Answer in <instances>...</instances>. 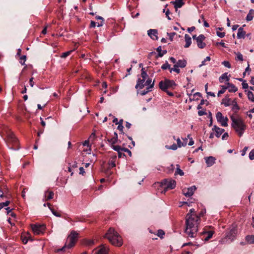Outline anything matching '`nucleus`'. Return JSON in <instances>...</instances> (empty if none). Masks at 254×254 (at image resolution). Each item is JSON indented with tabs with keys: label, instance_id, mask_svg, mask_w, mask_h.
Returning a JSON list of instances; mask_svg holds the SVG:
<instances>
[{
	"label": "nucleus",
	"instance_id": "nucleus-15",
	"mask_svg": "<svg viewBox=\"0 0 254 254\" xmlns=\"http://www.w3.org/2000/svg\"><path fill=\"white\" fill-rule=\"evenodd\" d=\"M205 160L208 167L212 166L215 162V158L212 156L205 157Z\"/></svg>",
	"mask_w": 254,
	"mask_h": 254
},
{
	"label": "nucleus",
	"instance_id": "nucleus-5",
	"mask_svg": "<svg viewBox=\"0 0 254 254\" xmlns=\"http://www.w3.org/2000/svg\"><path fill=\"white\" fill-rule=\"evenodd\" d=\"M176 86V84L174 80L166 78L159 83V88L163 91H167L168 89H174Z\"/></svg>",
	"mask_w": 254,
	"mask_h": 254
},
{
	"label": "nucleus",
	"instance_id": "nucleus-52",
	"mask_svg": "<svg viewBox=\"0 0 254 254\" xmlns=\"http://www.w3.org/2000/svg\"><path fill=\"white\" fill-rule=\"evenodd\" d=\"M211 60V58L209 56H207L206 57L205 59L203 61L201 62V64H205L206 62H209Z\"/></svg>",
	"mask_w": 254,
	"mask_h": 254
},
{
	"label": "nucleus",
	"instance_id": "nucleus-6",
	"mask_svg": "<svg viewBox=\"0 0 254 254\" xmlns=\"http://www.w3.org/2000/svg\"><path fill=\"white\" fill-rule=\"evenodd\" d=\"M176 181L172 179H166L161 182V186L164 189L162 192L165 193L168 190H172L176 187Z\"/></svg>",
	"mask_w": 254,
	"mask_h": 254
},
{
	"label": "nucleus",
	"instance_id": "nucleus-2",
	"mask_svg": "<svg viewBox=\"0 0 254 254\" xmlns=\"http://www.w3.org/2000/svg\"><path fill=\"white\" fill-rule=\"evenodd\" d=\"M104 237L107 239L113 245L120 247L123 245L121 236L113 228H110Z\"/></svg>",
	"mask_w": 254,
	"mask_h": 254
},
{
	"label": "nucleus",
	"instance_id": "nucleus-54",
	"mask_svg": "<svg viewBox=\"0 0 254 254\" xmlns=\"http://www.w3.org/2000/svg\"><path fill=\"white\" fill-rule=\"evenodd\" d=\"M242 86L244 89H247L249 87L248 84L245 81H244L242 83Z\"/></svg>",
	"mask_w": 254,
	"mask_h": 254
},
{
	"label": "nucleus",
	"instance_id": "nucleus-27",
	"mask_svg": "<svg viewBox=\"0 0 254 254\" xmlns=\"http://www.w3.org/2000/svg\"><path fill=\"white\" fill-rule=\"evenodd\" d=\"M222 104H224L226 107L229 106L231 104V99L226 96L222 100Z\"/></svg>",
	"mask_w": 254,
	"mask_h": 254
},
{
	"label": "nucleus",
	"instance_id": "nucleus-13",
	"mask_svg": "<svg viewBox=\"0 0 254 254\" xmlns=\"http://www.w3.org/2000/svg\"><path fill=\"white\" fill-rule=\"evenodd\" d=\"M205 39V37L203 34H200L197 37L196 43L198 48L203 49L205 47L206 45L203 42Z\"/></svg>",
	"mask_w": 254,
	"mask_h": 254
},
{
	"label": "nucleus",
	"instance_id": "nucleus-28",
	"mask_svg": "<svg viewBox=\"0 0 254 254\" xmlns=\"http://www.w3.org/2000/svg\"><path fill=\"white\" fill-rule=\"evenodd\" d=\"M158 53V56L161 57H162L165 54L167 53V51L166 50H164L163 51H162V48L161 46L158 47L156 49Z\"/></svg>",
	"mask_w": 254,
	"mask_h": 254
},
{
	"label": "nucleus",
	"instance_id": "nucleus-9",
	"mask_svg": "<svg viewBox=\"0 0 254 254\" xmlns=\"http://www.w3.org/2000/svg\"><path fill=\"white\" fill-rule=\"evenodd\" d=\"M31 227L33 233L36 235H40L43 234L46 228L45 225L44 224L31 225Z\"/></svg>",
	"mask_w": 254,
	"mask_h": 254
},
{
	"label": "nucleus",
	"instance_id": "nucleus-16",
	"mask_svg": "<svg viewBox=\"0 0 254 254\" xmlns=\"http://www.w3.org/2000/svg\"><path fill=\"white\" fill-rule=\"evenodd\" d=\"M212 129L215 131V136L217 137H219L225 130L224 129L217 127L216 126L213 127Z\"/></svg>",
	"mask_w": 254,
	"mask_h": 254
},
{
	"label": "nucleus",
	"instance_id": "nucleus-30",
	"mask_svg": "<svg viewBox=\"0 0 254 254\" xmlns=\"http://www.w3.org/2000/svg\"><path fill=\"white\" fill-rule=\"evenodd\" d=\"M246 240L249 244H254V235L247 236Z\"/></svg>",
	"mask_w": 254,
	"mask_h": 254
},
{
	"label": "nucleus",
	"instance_id": "nucleus-22",
	"mask_svg": "<svg viewBox=\"0 0 254 254\" xmlns=\"http://www.w3.org/2000/svg\"><path fill=\"white\" fill-rule=\"evenodd\" d=\"M202 235H206V237L204 238V241H208L211 238H212V235L213 234V232L212 231H203L201 233Z\"/></svg>",
	"mask_w": 254,
	"mask_h": 254
},
{
	"label": "nucleus",
	"instance_id": "nucleus-10",
	"mask_svg": "<svg viewBox=\"0 0 254 254\" xmlns=\"http://www.w3.org/2000/svg\"><path fill=\"white\" fill-rule=\"evenodd\" d=\"M216 118L217 122L220 123L222 126L227 127L228 126V118L223 117L221 112H219L216 114Z\"/></svg>",
	"mask_w": 254,
	"mask_h": 254
},
{
	"label": "nucleus",
	"instance_id": "nucleus-23",
	"mask_svg": "<svg viewBox=\"0 0 254 254\" xmlns=\"http://www.w3.org/2000/svg\"><path fill=\"white\" fill-rule=\"evenodd\" d=\"M254 17V10L251 9L246 17V20L247 21H250L253 20Z\"/></svg>",
	"mask_w": 254,
	"mask_h": 254
},
{
	"label": "nucleus",
	"instance_id": "nucleus-24",
	"mask_svg": "<svg viewBox=\"0 0 254 254\" xmlns=\"http://www.w3.org/2000/svg\"><path fill=\"white\" fill-rule=\"evenodd\" d=\"M154 81H153L152 83L150 86H148L146 88V90L142 91L140 93V94L141 95L143 96V95H145V94H146L149 92L151 91V88H152L154 87Z\"/></svg>",
	"mask_w": 254,
	"mask_h": 254
},
{
	"label": "nucleus",
	"instance_id": "nucleus-34",
	"mask_svg": "<svg viewBox=\"0 0 254 254\" xmlns=\"http://www.w3.org/2000/svg\"><path fill=\"white\" fill-rule=\"evenodd\" d=\"M247 95L250 100L252 102H254V95L252 91H248Z\"/></svg>",
	"mask_w": 254,
	"mask_h": 254
},
{
	"label": "nucleus",
	"instance_id": "nucleus-37",
	"mask_svg": "<svg viewBox=\"0 0 254 254\" xmlns=\"http://www.w3.org/2000/svg\"><path fill=\"white\" fill-rule=\"evenodd\" d=\"M108 141L111 143L112 146L114 145L115 143L117 142L118 141V137H113L110 139H108Z\"/></svg>",
	"mask_w": 254,
	"mask_h": 254
},
{
	"label": "nucleus",
	"instance_id": "nucleus-19",
	"mask_svg": "<svg viewBox=\"0 0 254 254\" xmlns=\"http://www.w3.org/2000/svg\"><path fill=\"white\" fill-rule=\"evenodd\" d=\"M226 89H228L230 92H235L238 90L237 88L233 84L227 83Z\"/></svg>",
	"mask_w": 254,
	"mask_h": 254
},
{
	"label": "nucleus",
	"instance_id": "nucleus-57",
	"mask_svg": "<svg viewBox=\"0 0 254 254\" xmlns=\"http://www.w3.org/2000/svg\"><path fill=\"white\" fill-rule=\"evenodd\" d=\"M176 64H187L186 60H179Z\"/></svg>",
	"mask_w": 254,
	"mask_h": 254
},
{
	"label": "nucleus",
	"instance_id": "nucleus-63",
	"mask_svg": "<svg viewBox=\"0 0 254 254\" xmlns=\"http://www.w3.org/2000/svg\"><path fill=\"white\" fill-rule=\"evenodd\" d=\"M96 22L94 21H91L90 27L91 28H94L96 26Z\"/></svg>",
	"mask_w": 254,
	"mask_h": 254
},
{
	"label": "nucleus",
	"instance_id": "nucleus-62",
	"mask_svg": "<svg viewBox=\"0 0 254 254\" xmlns=\"http://www.w3.org/2000/svg\"><path fill=\"white\" fill-rule=\"evenodd\" d=\"M123 151H120L118 153V156L119 158H122V157L125 156V154L122 153Z\"/></svg>",
	"mask_w": 254,
	"mask_h": 254
},
{
	"label": "nucleus",
	"instance_id": "nucleus-58",
	"mask_svg": "<svg viewBox=\"0 0 254 254\" xmlns=\"http://www.w3.org/2000/svg\"><path fill=\"white\" fill-rule=\"evenodd\" d=\"M195 27L194 26H192L191 27H189L187 29V31L189 32V33H190L191 32H192L194 29H195Z\"/></svg>",
	"mask_w": 254,
	"mask_h": 254
},
{
	"label": "nucleus",
	"instance_id": "nucleus-45",
	"mask_svg": "<svg viewBox=\"0 0 254 254\" xmlns=\"http://www.w3.org/2000/svg\"><path fill=\"white\" fill-rule=\"evenodd\" d=\"M226 89V86H223L222 89L218 91V96H219L221 94H223Z\"/></svg>",
	"mask_w": 254,
	"mask_h": 254
},
{
	"label": "nucleus",
	"instance_id": "nucleus-42",
	"mask_svg": "<svg viewBox=\"0 0 254 254\" xmlns=\"http://www.w3.org/2000/svg\"><path fill=\"white\" fill-rule=\"evenodd\" d=\"M189 214L190 215H191L192 216H198L197 215L195 214V211L194 209L191 208L189 212L187 214Z\"/></svg>",
	"mask_w": 254,
	"mask_h": 254
},
{
	"label": "nucleus",
	"instance_id": "nucleus-12",
	"mask_svg": "<svg viewBox=\"0 0 254 254\" xmlns=\"http://www.w3.org/2000/svg\"><path fill=\"white\" fill-rule=\"evenodd\" d=\"M6 136H7V141L8 143H11L12 144H13L14 145L17 144V139L15 137L13 133L10 131H6Z\"/></svg>",
	"mask_w": 254,
	"mask_h": 254
},
{
	"label": "nucleus",
	"instance_id": "nucleus-35",
	"mask_svg": "<svg viewBox=\"0 0 254 254\" xmlns=\"http://www.w3.org/2000/svg\"><path fill=\"white\" fill-rule=\"evenodd\" d=\"M178 146L176 144H173L171 146L166 145L165 147L168 149H171L173 150H176L178 148Z\"/></svg>",
	"mask_w": 254,
	"mask_h": 254
},
{
	"label": "nucleus",
	"instance_id": "nucleus-50",
	"mask_svg": "<svg viewBox=\"0 0 254 254\" xmlns=\"http://www.w3.org/2000/svg\"><path fill=\"white\" fill-rule=\"evenodd\" d=\"M20 61L19 62L20 64H22V62L23 61V64H24L26 61V56L25 55H23L20 57Z\"/></svg>",
	"mask_w": 254,
	"mask_h": 254
},
{
	"label": "nucleus",
	"instance_id": "nucleus-40",
	"mask_svg": "<svg viewBox=\"0 0 254 254\" xmlns=\"http://www.w3.org/2000/svg\"><path fill=\"white\" fill-rule=\"evenodd\" d=\"M10 203L9 201H6L4 202H0V210L2 208H3L5 206H8Z\"/></svg>",
	"mask_w": 254,
	"mask_h": 254
},
{
	"label": "nucleus",
	"instance_id": "nucleus-29",
	"mask_svg": "<svg viewBox=\"0 0 254 254\" xmlns=\"http://www.w3.org/2000/svg\"><path fill=\"white\" fill-rule=\"evenodd\" d=\"M235 54L236 56L235 57L236 60L240 62H242L243 61V55L240 52L235 53Z\"/></svg>",
	"mask_w": 254,
	"mask_h": 254
},
{
	"label": "nucleus",
	"instance_id": "nucleus-25",
	"mask_svg": "<svg viewBox=\"0 0 254 254\" xmlns=\"http://www.w3.org/2000/svg\"><path fill=\"white\" fill-rule=\"evenodd\" d=\"M108 252V249L105 246H101V248L96 252L97 254H107Z\"/></svg>",
	"mask_w": 254,
	"mask_h": 254
},
{
	"label": "nucleus",
	"instance_id": "nucleus-7",
	"mask_svg": "<svg viewBox=\"0 0 254 254\" xmlns=\"http://www.w3.org/2000/svg\"><path fill=\"white\" fill-rule=\"evenodd\" d=\"M186 65V64H174L173 67H171L170 64H163L161 68L163 69H168L170 73L172 71H175L177 73H179L180 72V68H184Z\"/></svg>",
	"mask_w": 254,
	"mask_h": 254
},
{
	"label": "nucleus",
	"instance_id": "nucleus-33",
	"mask_svg": "<svg viewBox=\"0 0 254 254\" xmlns=\"http://www.w3.org/2000/svg\"><path fill=\"white\" fill-rule=\"evenodd\" d=\"M141 76L143 79H146V78L148 77V75L146 71L144 70V68L142 67L141 69Z\"/></svg>",
	"mask_w": 254,
	"mask_h": 254
},
{
	"label": "nucleus",
	"instance_id": "nucleus-61",
	"mask_svg": "<svg viewBox=\"0 0 254 254\" xmlns=\"http://www.w3.org/2000/svg\"><path fill=\"white\" fill-rule=\"evenodd\" d=\"M228 136H229L228 133L227 132H225L223 134V135L222 136V139L223 140H224V139H225L226 138H227Z\"/></svg>",
	"mask_w": 254,
	"mask_h": 254
},
{
	"label": "nucleus",
	"instance_id": "nucleus-41",
	"mask_svg": "<svg viewBox=\"0 0 254 254\" xmlns=\"http://www.w3.org/2000/svg\"><path fill=\"white\" fill-rule=\"evenodd\" d=\"M72 52V51H67V52H64V53H63L62 54V55H61V57L62 58H65L66 57H67V56H68Z\"/></svg>",
	"mask_w": 254,
	"mask_h": 254
},
{
	"label": "nucleus",
	"instance_id": "nucleus-60",
	"mask_svg": "<svg viewBox=\"0 0 254 254\" xmlns=\"http://www.w3.org/2000/svg\"><path fill=\"white\" fill-rule=\"evenodd\" d=\"M79 171H80L79 174L83 175L84 173H85L84 169L83 167H80Z\"/></svg>",
	"mask_w": 254,
	"mask_h": 254
},
{
	"label": "nucleus",
	"instance_id": "nucleus-3",
	"mask_svg": "<svg viewBox=\"0 0 254 254\" xmlns=\"http://www.w3.org/2000/svg\"><path fill=\"white\" fill-rule=\"evenodd\" d=\"M231 119L232 121V127L235 129L239 135L241 136L246 129V125L240 118H236L234 116H231Z\"/></svg>",
	"mask_w": 254,
	"mask_h": 254
},
{
	"label": "nucleus",
	"instance_id": "nucleus-51",
	"mask_svg": "<svg viewBox=\"0 0 254 254\" xmlns=\"http://www.w3.org/2000/svg\"><path fill=\"white\" fill-rule=\"evenodd\" d=\"M51 211L55 216L59 217H60L61 216V215L60 214L55 211L53 209H51Z\"/></svg>",
	"mask_w": 254,
	"mask_h": 254
},
{
	"label": "nucleus",
	"instance_id": "nucleus-64",
	"mask_svg": "<svg viewBox=\"0 0 254 254\" xmlns=\"http://www.w3.org/2000/svg\"><path fill=\"white\" fill-rule=\"evenodd\" d=\"M169 60H170L171 63H172L173 64H176V60L173 57H170L169 58Z\"/></svg>",
	"mask_w": 254,
	"mask_h": 254
},
{
	"label": "nucleus",
	"instance_id": "nucleus-59",
	"mask_svg": "<svg viewBox=\"0 0 254 254\" xmlns=\"http://www.w3.org/2000/svg\"><path fill=\"white\" fill-rule=\"evenodd\" d=\"M198 114L199 116H202L203 115H206V113L204 111H199L198 112Z\"/></svg>",
	"mask_w": 254,
	"mask_h": 254
},
{
	"label": "nucleus",
	"instance_id": "nucleus-48",
	"mask_svg": "<svg viewBox=\"0 0 254 254\" xmlns=\"http://www.w3.org/2000/svg\"><path fill=\"white\" fill-rule=\"evenodd\" d=\"M165 234L164 232L162 230H158L157 232V236L162 238Z\"/></svg>",
	"mask_w": 254,
	"mask_h": 254
},
{
	"label": "nucleus",
	"instance_id": "nucleus-8",
	"mask_svg": "<svg viewBox=\"0 0 254 254\" xmlns=\"http://www.w3.org/2000/svg\"><path fill=\"white\" fill-rule=\"evenodd\" d=\"M237 234V227L235 225H233L230 227L228 231L226 233V238L232 242L236 238Z\"/></svg>",
	"mask_w": 254,
	"mask_h": 254
},
{
	"label": "nucleus",
	"instance_id": "nucleus-36",
	"mask_svg": "<svg viewBox=\"0 0 254 254\" xmlns=\"http://www.w3.org/2000/svg\"><path fill=\"white\" fill-rule=\"evenodd\" d=\"M112 147L114 150L117 151L118 152H120V151H123V149L124 148L119 145H112Z\"/></svg>",
	"mask_w": 254,
	"mask_h": 254
},
{
	"label": "nucleus",
	"instance_id": "nucleus-21",
	"mask_svg": "<svg viewBox=\"0 0 254 254\" xmlns=\"http://www.w3.org/2000/svg\"><path fill=\"white\" fill-rule=\"evenodd\" d=\"M185 39L186 44L184 46V47H185V48H187L190 46V45L191 43V39L189 35L185 34Z\"/></svg>",
	"mask_w": 254,
	"mask_h": 254
},
{
	"label": "nucleus",
	"instance_id": "nucleus-20",
	"mask_svg": "<svg viewBox=\"0 0 254 254\" xmlns=\"http://www.w3.org/2000/svg\"><path fill=\"white\" fill-rule=\"evenodd\" d=\"M246 32L244 30L242 27H240L238 29L237 33V38L238 39H244Z\"/></svg>",
	"mask_w": 254,
	"mask_h": 254
},
{
	"label": "nucleus",
	"instance_id": "nucleus-26",
	"mask_svg": "<svg viewBox=\"0 0 254 254\" xmlns=\"http://www.w3.org/2000/svg\"><path fill=\"white\" fill-rule=\"evenodd\" d=\"M219 81L220 82H223L224 80L226 81H229V77L228 76V73L226 72L223 74L219 78Z\"/></svg>",
	"mask_w": 254,
	"mask_h": 254
},
{
	"label": "nucleus",
	"instance_id": "nucleus-47",
	"mask_svg": "<svg viewBox=\"0 0 254 254\" xmlns=\"http://www.w3.org/2000/svg\"><path fill=\"white\" fill-rule=\"evenodd\" d=\"M249 158L253 160L254 159V149H253L249 153Z\"/></svg>",
	"mask_w": 254,
	"mask_h": 254
},
{
	"label": "nucleus",
	"instance_id": "nucleus-46",
	"mask_svg": "<svg viewBox=\"0 0 254 254\" xmlns=\"http://www.w3.org/2000/svg\"><path fill=\"white\" fill-rule=\"evenodd\" d=\"M216 35L220 38H223L225 36V33L224 32H220L219 31H216Z\"/></svg>",
	"mask_w": 254,
	"mask_h": 254
},
{
	"label": "nucleus",
	"instance_id": "nucleus-43",
	"mask_svg": "<svg viewBox=\"0 0 254 254\" xmlns=\"http://www.w3.org/2000/svg\"><path fill=\"white\" fill-rule=\"evenodd\" d=\"M167 35L169 36V39L171 41L173 40L174 36L176 35L175 32L167 33Z\"/></svg>",
	"mask_w": 254,
	"mask_h": 254
},
{
	"label": "nucleus",
	"instance_id": "nucleus-18",
	"mask_svg": "<svg viewBox=\"0 0 254 254\" xmlns=\"http://www.w3.org/2000/svg\"><path fill=\"white\" fill-rule=\"evenodd\" d=\"M171 3L174 4L176 9L181 8L185 4L183 0H175V1H172Z\"/></svg>",
	"mask_w": 254,
	"mask_h": 254
},
{
	"label": "nucleus",
	"instance_id": "nucleus-49",
	"mask_svg": "<svg viewBox=\"0 0 254 254\" xmlns=\"http://www.w3.org/2000/svg\"><path fill=\"white\" fill-rule=\"evenodd\" d=\"M231 104H232L233 105V110H235V109L239 110V108L238 105L237 104L236 102L233 101L232 102V103H231Z\"/></svg>",
	"mask_w": 254,
	"mask_h": 254
},
{
	"label": "nucleus",
	"instance_id": "nucleus-32",
	"mask_svg": "<svg viewBox=\"0 0 254 254\" xmlns=\"http://www.w3.org/2000/svg\"><path fill=\"white\" fill-rule=\"evenodd\" d=\"M177 145L178 146V147H181L182 146H185L186 145V144H187V140H186V142L185 143H183L181 141L180 139L179 138H178L177 139Z\"/></svg>",
	"mask_w": 254,
	"mask_h": 254
},
{
	"label": "nucleus",
	"instance_id": "nucleus-44",
	"mask_svg": "<svg viewBox=\"0 0 254 254\" xmlns=\"http://www.w3.org/2000/svg\"><path fill=\"white\" fill-rule=\"evenodd\" d=\"M163 12H165V15H166V17H167V19L168 20H170L171 19V18L169 16V14L170 13L169 9H167V10L165 11V9H164L163 10Z\"/></svg>",
	"mask_w": 254,
	"mask_h": 254
},
{
	"label": "nucleus",
	"instance_id": "nucleus-17",
	"mask_svg": "<svg viewBox=\"0 0 254 254\" xmlns=\"http://www.w3.org/2000/svg\"><path fill=\"white\" fill-rule=\"evenodd\" d=\"M145 80L143 79L138 78L137 81V83L135 85V88L142 89L145 85L144 83Z\"/></svg>",
	"mask_w": 254,
	"mask_h": 254
},
{
	"label": "nucleus",
	"instance_id": "nucleus-31",
	"mask_svg": "<svg viewBox=\"0 0 254 254\" xmlns=\"http://www.w3.org/2000/svg\"><path fill=\"white\" fill-rule=\"evenodd\" d=\"M46 193H48L49 194L47 196V197H46L45 196V200L46 201H48V200H49L50 199H52L53 198L54 193V192L53 191H47L46 192H45V194Z\"/></svg>",
	"mask_w": 254,
	"mask_h": 254
},
{
	"label": "nucleus",
	"instance_id": "nucleus-11",
	"mask_svg": "<svg viewBox=\"0 0 254 254\" xmlns=\"http://www.w3.org/2000/svg\"><path fill=\"white\" fill-rule=\"evenodd\" d=\"M196 189V188L195 186H191L188 188H184L182 190V193L185 196L190 197L193 195Z\"/></svg>",
	"mask_w": 254,
	"mask_h": 254
},
{
	"label": "nucleus",
	"instance_id": "nucleus-38",
	"mask_svg": "<svg viewBox=\"0 0 254 254\" xmlns=\"http://www.w3.org/2000/svg\"><path fill=\"white\" fill-rule=\"evenodd\" d=\"M175 175H179L182 176L184 175V173L179 167H177Z\"/></svg>",
	"mask_w": 254,
	"mask_h": 254
},
{
	"label": "nucleus",
	"instance_id": "nucleus-14",
	"mask_svg": "<svg viewBox=\"0 0 254 254\" xmlns=\"http://www.w3.org/2000/svg\"><path fill=\"white\" fill-rule=\"evenodd\" d=\"M148 36L152 39L157 40L158 38L157 36L158 32L156 29H149L147 31Z\"/></svg>",
	"mask_w": 254,
	"mask_h": 254
},
{
	"label": "nucleus",
	"instance_id": "nucleus-56",
	"mask_svg": "<svg viewBox=\"0 0 254 254\" xmlns=\"http://www.w3.org/2000/svg\"><path fill=\"white\" fill-rule=\"evenodd\" d=\"M152 83V80L151 79H148L146 82L145 83V85L150 86Z\"/></svg>",
	"mask_w": 254,
	"mask_h": 254
},
{
	"label": "nucleus",
	"instance_id": "nucleus-55",
	"mask_svg": "<svg viewBox=\"0 0 254 254\" xmlns=\"http://www.w3.org/2000/svg\"><path fill=\"white\" fill-rule=\"evenodd\" d=\"M248 149V147H245L242 151V155L244 156L246 154V151Z\"/></svg>",
	"mask_w": 254,
	"mask_h": 254
},
{
	"label": "nucleus",
	"instance_id": "nucleus-4",
	"mask_svg": "<svg viewBox=\"0 0 254 254\" xmlns=\"http://www.w3.org/2000/svg\"><path fill=\"white\" fill-rule=\"evenodd\" d=\"M78 236V234L76 232L72 231L67 239V241H69V243L68 244L65 243L64 246L62 249H58L57 252L63 251L66 248L68 249L72 248L75 244Z\"/></svg>",
	"mask_w": 254,
	"mask_h": 254
},
{
	"label": "nucleus",
	"instance_id": "nucleus-53",
	"mask_svg": "<svg viewBox=\"0 0 254 254\" xmlns=\"http://www.w3.org/2000/svg\"><path fill=\"white\" fill-rule=\"evenodd\" d=\"M123 149V151L127 153L130 156H131V151L129 149H128L127 148H124Z\"/></svg>",
	"mask_w": 254,
	"mask_h": 254
},
{
	"label": "nucleus",
	"instance_id": "nucleus-1",
	"mask_svg": "<svg viewBox=\"0 0 254 254\" xmlns=\"http://www.w3.org/2000/svg\"><path fill=\"white\" fill-rule=\"evenodd\" d=\"M200 221V216H192L187 214L186 216V229L185 233L190 238H194L196 236L198 226Z\"/></svg>",
	"mask_w": 254,
	"mask_h": 254
},
{
	"label": "nucleus",
	"instance_id": "nucleus-39",
	"mask_svg": "<svg viewBox=\"0 0 254 254\" xmlns=\"http://www.w3.org/2000/svg\"><path fill=\"white\" fill-rule=\"evenodd\" d=\"M116 156H115L114 158H112L111 160H110V161H109V165L110 166H111L112 167H114L116 166L115 161V159H116Z\"/></svg>",
	"mask_w": 254,
	"mask_h": 254
}]
</instances>
